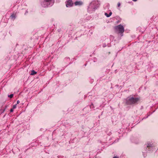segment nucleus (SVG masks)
Returning <instances> with one entry per match:
<instances>
[{"label": "nucleus", "instance_id": "1", "mask_svg": "<svg viewBox=\"0 0 158 158\" xmlns=\"http://www.w3.org/2000/svg\"><path fill=\"white\" fill-rule=\"evenodd\" d=\"M139 99L138 98H134L132 96H130L127 98L126 103L127 104H135L139 101Z\"/></svg>", "mask_w": 158, "mask_h": 158}, {"label": "nucleus", "instance_id": "2", "mask_svg": "<svg viewBox=\"0 0 158 158\" xmlns=\"http://www.w3.org/2000/svg\"><path fill=\"white\" fill-rule=\"evenodd\" d=\"M98 1L96 0L92 1L89 6L88 9L92 10L94 11L95 10L98 6Z\"/></svg>", "mask_w": 158, "mask_h": 158}, {"label": "nucleus", "instance_id": "3", "mask_svg": "<svg viewBox=\"0 0 158 158\" xmlns=\"http://www.w3.org/2000/svg\"><path fill=\"white\" fill-rule=\"evenodd\" d=\"M53 3V0H44L41 3V4L42 6L44 7L51 6Z\"/></svg>", "mask_w": 158, "mask_h": 158}, {"label": "nucleus", "instance_id": "4", "mask_svg": "<svg viewBox=\"0 0 158 158\" xmlns=\"http://www.w3.org/2000/svg\"><path fill=\"white\" fill-rule=\"evenodd\" d=\"M115 29L117 32L121 34V36H123V33L124 30L123 26L121 24L115 27Z\"/></svg>", "mask_w": 158, "mask_h": 158}, {"label": "nucleus", "instance_id": "5", "mask_svg": "<svg viewBox=\"0 0 158 158\" xmlns=\"http://www.w3.org/2000/svg\"><path fill=\"white\" fill-rule=\"evenodd\" d=\"M73 2L71 0H69L66 2V3L67 7H70L73 5Z\"/></svg>", "mask_w": 158, "mask_h": 158}, {"label": "nucleus", "instance_id": "6", "mask_svg": "<svg viewBox=\"0 0 158 158\" xmlns=\"http://www.w3.org/2000/svg\"><path fill=\"white\" fill-rule=\"evenodd\" d=\"M74 4L75 6H80L83 3L81 1H76L74 3Z\"/></svg>", "mask_w": 158, "mask_h": 158}, {"label": "nucleus", "instance_id": "7", "mask_svg": "<svg viewBox=\"0 0 158 158\" xmlns=\"http://www.w3.org/2000/svg\"><path fill=\"white\" fill-rule=\"evenodd\" d=\"M152 144L150 143H148L147 145V148H146L147 150H148L147 148H148L149 147H152L153 146H152Z\"/></svg>", "mask_w": 158, "mask_h": 158}, {"label": "nucleus", "instance_id": "8", "mask_svg": "<svg viewBox=\"0 0 158 158\" xmlns=\"http://www.w3.org/2000/svg\"><path fill=\"white\" fill-rule=\"evenodd\" d=\"M112 13L110 12L109 14H108L107 13H105V15L107 17H110L112 15Z\"/></svg>", "mask_w": 158, "mask_h": 158}, {"label": "nucleus", "instance_id": "9", "mask_svg": "<svg viewBox=\"0 0 158 158\" xmlns=\"http://www.w3.org/2000/svg\"><path fill=\"white\" fill-rule=\"evenodd\" d=\"M10 17L12 19L14 20L16 18V15L14 14H12L10 16Z\"/></svg>", "mask_w": 158, "mask_h": 158}, {"label": "nucleus", "instance_id": "10", "mask_svg": "<svg viewBox=\"0 0 158 158\" xmlns=\"http://www.w3.org/2000/svg\"><path fill=\"white\" fill-rule=\"evenodd\" d=\"M37 73L36 72H35L34 70H32L31 71V75H34Z\"/></svg>", "mask_w": 158, "mask_h": 158}, {"label": "nucleus", "instance_id": "11", "mask_svg": "<svg viewBox=\"0 0 158 158\" xmlns=\"http://www.w3.org/2000/svg\"><path fill=\"white\" fill-rule=\"evenodd\" d=\"M13 94H11L10 95H8V97H9L10 98H12L13 96Z\"/></svg>", "mask_w": 158, "mask_h": 158}, {"label": "nucleus", "instance_id": "12", "mask_svg": "<svg viewBox=\"0 0 158 158\" xmlns=\"http://www.w3.org/2000/svg\"><path fill=\"white\" fill-rule=\"evenodd\" d=\"M16 105H17V104H15V105H13V108H12L13 109H15L16 108Z\"/></svg>", "mask_w": 158, "mask_h": 158}, {"label": "nucleus", "instance_id": "13", "mask_svg": "<svg viewBox=\"0 0 158 158\" xmlns=\"http://www.w3.org/2000/svg\"><path fill=\"white\" fill-rule=\"evenodd\" d=\"M117 5H118V7H120V5H121V4H120V2H118V3Z\"/></svg>", "mask_w": 158, "mask_h": 158}, {"label": "nucleus", "instance_id": "14", "mask_svg": "<svg viewBox=\"0 0 158 158\" xmlns=\"http://www.w3.org/2000/svg\"><path fill=\"white\" fill-rule=\"evenodd\" d=\"M13 109H13V108L11 109H10V112H13Z\"/></svg>", "mask_w": 158, "mask_h": 158}, {"label": "nucleus", "instance_id": "15", "mask_svg": "<svg viewBox=\"0 0 158 158\" xmlns=\"http://www.w3.org/2000/svg\"><path fill=\"white\" fill-rule=\"evenodd\" d=\"M19 102H20V101L19 100L17 101V104H19Z\"/></svg>", "mask_w": 158, "mask_h": 158}, {"label": "nucleus", "instance_id": "16", "mask_svg": "<svg viewBox=\"0 0 158 158\" xmlns=\"http://www.w3.org/2000/svg\"><path fill=\"white\" fill-rule=\"evenodd\" d=\"M113 158H119L116 156H115Z\"/></svg>", "mask_w": 158, "mask_h": 158}, {"label": "nucleus", "instance_id": "17", "mask_svg": "<svg viewBox=\"0 0 158 158\" xmlns=\"http://www.w3.org/2000/svg\"><path fill=\"white\" fill-rule=\"evenodd\" d=\"M133 2H136L137 1V0H132Z\"/></svg>", "mask_w": 158, "mask_h": 158}]
</instances>
